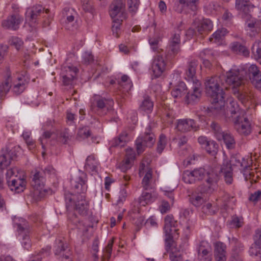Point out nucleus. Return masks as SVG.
<instances>
[{
    "label": "nucleus",
    "instance_id": "60",
    "mask_svg": "<svg viewBox=\"0 0 261 261\" xmlns=\"http://www.w3.org/2000/svg\"><path fill=\"white\" fill-rule=\"evenodd\" d=\"M69 138V135L68 130L65 129L61 132L57 137V141L60 143L66 144Z\"/></svg>",
    "mask_w": 261,
    "mask_h": 261
},
{
    "label": "nucleus",
    "instance_id": "61",
    "mask_svg": "<svg viewBox=\"0 0 261 261\" xmlns=\"http://www.w3.org/2000/svg\"><path fill=\"white\" fill-rule=\"evenodd\" d=\"M127 4L129 11L135 13L138 9L139 5V0H128Z\"/></svg>",
    "mask_w": 261,
    "mask_h": 261
},
{
    "label": "nucleus",
    "instance_id": "35",
    "mask_svg": "<svg viewBox=\"0 0 261 261\" xmlns=\"http://www.w3.org/2000/svg\"><path fill=\"white\" fill-rule=\"evenodd\" d=\"M140 137L143 139L144 143H146V145H147L148 147H152L155 141V135L152 132L150 125L146 128L144 136Z\"/></svg>",
    "mask_w": 261,
    "mask_h": 261
},
{
    "label": "nucleus",
    "instance_id": "24",
    "mask_svg": "<svg viewBox=\"0 0 261 261\" xmlns=\"http://www.w3.org/2000/svg\"><path fill=\"white\" fill-rule=\"evenodd\" d=\"M236 8L242 12V17L244 19L250 18L251 15L249 13L254 8V6L248 0H236Z\"/></svg>",
    "mask_w": 261,
    "mask_h": 261
},
{
    "label": "nucleus",
    "instance_id": "30",
    "mask_svg": "<svg viewBox=\"0 0 261 261\" xmlns=\"http://www.w3.org/2000/svg\"><path fill=\"white\" fill-rule=\"evenodd\" d=\"M43 8L40 5H36L27 9L25 12L27 20L35 23L38 16L43 11Z\"/></svg>",
    "mask_w": 261,
    "mask_h": 261
},
{
    "label": "nucleus",
    "instance_id": "31",
    "mask_svg": "<svg viewBox=\"0 0 261 261\" xmlns=\"http://www.w3.org/2000/svg\"><path fill=\"white\" fill-rule=\"evenodd\" d=\"M69 222L75 226V228H77L79 232L83 236H86L90 225H86L83 221H80L76 215H73L72 218H69Z\"/></svg>",
    "mask_w": 261,
    "mask_h": 261
},
{
    "label": "nucleus",
    "instance_id": "15",
    "mask_svg": "<svg viewBox=\"0 0 261 261\" xmlns=\"http://www.w3.org/2000/svg\"><path fill=\"white\" fill-rule=\"evenodd\" d=\"M180 35L178 33L174 34L170 40L166 58L171 60L177 55L180 51Z\"/></svg>",
    "mask_w": 261,
    "mask_h": 261
},
{
    "label": "nucleus",
    "instance_id": "27",
    "mask_svg": "<svg viewBox=\"0 0 261 261\" xmlns=\"http://www.w3.org/2000/svg\"><path fill=\"white\" fill-rule=\"evenodd\" d=\"M200 193H193L190 198V202L195 206L199 207L207 199V191L199 190Z\"/></svg>",
    "mask_w": 261,
    "mask_h": 261
},
{
    "label": "nucleus",
    "instance_id": "62",
    "mask_svg": "<svg viewBox=\"0 0 261 261\" xmlns=\"http://www.w3.org/2000/svg\"><path fill=\"white\" fill-rule=\"evenodd\" d=\"M171 208V205L166 200H162L161 203L159 206V210L162 214H165L168 212Z\"/></svg>",
    "mask_w": 261,
    "mask_h": 261
},
{
    "label": "nucleus",
    "instance_id": "17",
    "mask_svg": "<svg viewBox=\"0 0 261 261\" xmlns=\"http://www.w3.org/2000/svg\"><path fill=\"white\" fill-rule=\"evenodd\" d=\"M193 84V90L187 93L185 97V102L187 104H194L200 100L201 97V82L195 81Z\"/></svg>",
    "mask_w": 261,
    "mask_h": 261
},
{
    "label": "nucleus",
    "instance_id": "16",
    "mask_svg": "<svg viewBox=\"0 0 261 261\" xmlns=\"http://www.w3.org/2000/svg\"><path fill=\"white\" fill-rule=\"evenodd\" d=\"M135 159V150L131 148H126L124 159L119 164V168L122 172H126L133 166Z\"/></svg>",
    "mask_w": 261,
    "mask_h": 261
},
{
    "label": "nucleus",
    "instance_id": "8",
    "mask_svg": "<svg viewBox=\"0 0 261 261\" xmlns=\"http://www.w3.org/2000/svg\"><path fill=\"white\" fill-rule=\"evenodd\" d=\"M74 196L70 194L65 195V200L68 208L73 206L75 211L81 215L85 216L87 214L88 202L85 199L84 195L78 197V200L75 202L73 199Z\"/></svg>",
    "mask_w": 261,
    "mask_h": 261
},
{
    "label": "nucleus",
    "instance_id": "25",
    "mask_svg": "<svg viewBox=\"0 0 261 261\" xmlns=\"http://www.w3.org/2000/svg\"><path fill=\"white\" fill-rule=\"evenodd\" d=\"M197 65L198 61L195 59H191L188 63L185 79L187 81L192 82L193 84H195V81H199L195 76Z\"/></svg>",
    "mask_w": 261,
    "mask_h": 261
},
{
    "label": "nucleus",
    "instance_id": "47",
    "mask_svg": "<svg viewBox=\"0 0 261 261\" xmlns=\"http://www.w3.org/2000/svg\"><path fill=\"white\" fill-rule=\"evenodd\" d=\"M229 242L232 245V252H237L241 254L244 249L243 243L235 238H232L230 240Z\"/></svg>",
    "mask_w": 261,
    "mask_h": 261
},
{
    "label": "nucleus",
    "instance_id": "57",
    "mask_svg": "<svg viewBox=\"0 0 261 261\" xmlns=\"http://www.w3.org/2000/svg\"><path fill=\"white\" fill-rule=\"evenodd\" d=\"M249 253L251 256H258L261 257V246L253 243L250 247Z\"/></svg>",
    "mask_w": 261,
    "mask_h": 261
},
{
    "label": "nucleus",
    "instance_id": "20",
    "mask_svg": "<svg viewBox=\"0 0 261 261\" xmlns=\"http://www.w3.org/2000/svg\"><path fill=\"white\" fill-rule=\"evenodd\" d=\"M17 230L19 240L21 241L22 245L24 248L28 250L31 246L30 240V227L27 226H22L20 224H17Z\"/></svg>",
    "mask_w": 261,
    "mask_h": 261
},
{
    "label": "nucleus",
    "instance_id": "53",
    "mask_svg": "<svg viewBox=\"0 0 261 261\" xmlns=\"http://www.w3.org/2000/svg\"><path fill=\"white\" fill-rule=\"evenodd\" d=\"M135 145L137 153L139 155L143 153L145 151L146 147H148L146 145V143H144L143 139L140 137H138L136 140Z\"/></svg>",
    "mask_w": 261,
    "mask_h": 261
},
{
    "label": "nucleus",
    "instance_id": "42",
    "mask_svg": "<svg viewBox=\"0 0 261 261\" xmlns=\"http://www.w3.org/2000/svg\"><path fill=\"white\" fill-rule=\"evenodd\" d=\"M246 73L250 81L261 75V71L255 64L250 65L247 68Z\"/></svg>",
    "mask_w": 261,
    "mask_h": 261
},
{
    "label": "nucleus",
    "instance_id": "9",
    "mask_svg": "<svg viewBox=\"0 0 261 261\" xmlns=\"http://www.w3.org/2000/svg\"><path fill=\"white\" fill-rule=\"evenodd\" d=\"M177 221H175L172 215H169L165 218V224L164 227V233L166 235L165 241L170 245L173 238L178 237V229L175 228Z\"/></svg>",
    "mask_w": 261,
    "mask_h": 261
},
{
    "label": "nucleus",
    "instance_id": "45",
    "mask_svg": "<svg viewBox=\"0 0 261 261\" xmlns=\"http://www.w3.org/2000/svg\"><path fill=\"white\" fill-rule=\"evenodd\" d=\"M98 165V163L96 160L95 157L92 155H89L86 159V164L85 165V168L87 170L92 171H96Z\"/></svg>",
    "mask_w": 261,
    "mask_h": 261
},
{
    "label": "nucleus",
    "instance_id": "56",
    "mask_svg": "<svg viewBox=\"0 0 261 261\" xmlns=\"http://www.w3.org/2000/svg\"><path fill=\"white\" fill-rule=\"evenodd\" d=\"M217 208L210 203H207L202 207V212L206 215H214L217 211Z\"/></svg>",
    "mask_w": 261,
    "mask_h": 261
},
{
    "label": "nucleus",
    "instance_id": "39",
    "mask_svg": "<svg viewBox=\"0 0 261 261\" xmlns=\"http://www.w3.org/2000/svg\"><path fill=\"white\" fill-rule=\"evenodd\" d=\"M12 77L9 75L0 83V97L9 91L12 86Z\"/></svg>",
    "mask_w": 261,
    "mask_h": 261
},
{
    "label": "nucleus",
    "instance_id": "33",
    "mask_svg": "<svg viewBox=\"0 0 261 261\" xmlns=\"http://www.w3.org/2000/svg\"><path fill=\"white\" fill-rule=\"evenodd\" d=\"M172 242H171L170 245H168V243L166 242V250L169 252V258L171 261H181L183 256L179 250L176 248H170Z\"/></svg>",
    "mask_w": 261,
    "mask_h": 261
},
{
    "label": "nucleus",
    "instance_id": "55",
    "mask_svg": "<svg viewBox=\"0 0 261 261\" xmlns=\"http://www.w3.org/2000/svg\"><path fill=\"white\" fill-rule=\"evenodd\" d=\"M167 144V138L165 135L161 134L158 142L156 150L159 153H161Z\"/></svg>",
    "mask_w": 261,
    "mask_h": 261
},
{
    "label": "nucleus",
    "instance_id": "1",
    "mask_svg": "<svg viewBox=\"0 0 261 261\" xmlns=\"http://www.w3.org/2000/svg\"><path fill=\"white\" fill-rule=\"evenodd\" d=\"M250 160L242 158L233 156L231 158L230 163H224L221 168V172L224 177L226 183L231 184L233 181L232 166H240V170L243 173L246 181H249L250 184L256 182L259 175L256 172L255 169H252L250 166Z\"/></svg>",
    "mask_w": 261,
    "mask_h": 261
},
{
    "label": "nucleus",
    "instance_id": "19",
    "mask_svg": "<svg viewBox=\"0 0 261 261\" xmlns=\"http://www.w3.org/2000/svg\"><path fill=\"white\" fill-rule=\"evenodd\" d=\"M176 129L181 133H187L191 130H196V122L192 119H180L176 121Z\"/></svg>",
    "mask_w": 261,
    "mask_h": 261
},
{
    "label": "nucleus",
    "instance_id": "34",
    "mask_svg": "<svg viewBox=\"0 0 261 261\" xmlns=\"http://www.w3.org/2000/svg\"><path fill=\"white\" fill-rule=\"evenodd\" d=\"M187 88L183 82H179L171 92L172 96L176 99L181 98L187 92Z\"/></svg>",
    "mask_w": 261,
    "mask_h": 261
},
{
    "label": "nucleus",
    "instance_id": "64",
    "mask_svg": "<svg viewBox=\"0 0 261 261\" xmlns=\"http://www.w3.org/2000/svg\"><path fill=\"white\" fill-rule=\"evenodd\" d=\"M213 56V51L210 49H205L199 54V57L203 60L205 59H211Z\"/></svg>",
    "mask_w": 261,
    "mask_h": 261
},
{
    "label": "nucleus",
    "instance_id": "43",
    "mask_svg": "<svg viewBox=\"0 0 261 261\" xmlns=\"http://www.w3.org/2000/svg\"><path fill=\"white\" fill-rule=\"evenodd\" d=\"M223 140L228 149H233L236 146V141L233 136L229 133L226 132L223 135L220 141Z\"/></svg>",
    "mask_w": 261,
    "mask_h": 261
},
{
    "label": "nucleus",
    "instance_id": "37",
    "mask_svg": "<svg viewBox=\"0 0 261 261\" xmlns=\"http://www.w3.org/2000/svg\"><path fill=\"white\" fill-rule=\"evenodd\" d=\"M153 108V102L148 95L143 97V100L139 107V109L146 113H150Z\"/></svg>",
    "mask_w": 261,
    "mask_h": 261
},
{
    "label": "nucleus",
    "instance_id": "41",
    "mask_svg": "<svg viewBox=\"0 0 261 261\" xmlns=\"http://www.w3.org/2000/svg\"><path fill=\"white\" fill-rule=\"evenodd\" d=\"M252 53L256 61L261 64V41H256L252 46Z\"/></svg>",
    "mask_w": 261,
    "mask_h": 261
},
{
    "label": "nucleus",
    "instance_id": "32",
    "mask_svg": "<svg viewBox=\"0 0 261 261\" xmlns=\"http://www.w3.org/2000/svg\"><path fill=\"white\" fill-rule=\"evenodd\" d=\"M213 27L212 21L208 19H203L197 26V30L200 34H207L211 31Z\"/></svg>",
    "mask_w": 261,
    "mask_h": 261
},
{
    "label": "nucleus",
    "instance_id": "2",
    "mask_svg": "<svg viewBox=\"0 0 261 261\" xmlns=\"http://www.w3.org/2000/svg\"><path fill=\"white\" fill-rule=\"evenodd\" d=\"M205 86L206 93L211 98L212 109L222 111L225 103L223 89L228 88V87L224 85L222 77L215 76L206 79Z\"/></svg>",
    "mask_w": 261,
    "mask_h": 261
},
{
    "label": "nucleus",
    "instance_id": "26",
    "mask_svg": "<svg viewBox=\"0 0 261 261\" xmlns=\"http://www.w3.org/2000/svg\"><path fill=\"white\" fill-rule=\"evenodd\" d=\"M214 257L216 261L226 260V246L220 242L214 244Z\"/></svg>",
    "mask_w": 261,
    "mask_h": 261
},
{
    "label": "nucleus",
    "instance_id": "13",
    "mask_svg": "<svg viewBox=\"0 0 261 261\" xmlns=\"http://www.w3.org/2000/svg\"><path fill=\"white\" fill-rule=\"evenodd\" d=\"M79 72L77 68L73 65L64 66L62 67L61 76L65 85H72L76 79Z\"/></svg>",
    "mask_w": 261,
    "mask_h": 261
},
{
    "label": "nucleus",
    "instance_id": "50",
    "mask_svg": "<svg viewBox=\"0 0 261 261\" xmlns=\"http://www.w3.org/2000/svg\"><path fill=\"white\" fill-rule=\"evenodd\" d=\"M120 19H115L113 20V25L112 27V31L113 35L116 37L118 38L121 34L120 25L122 24V22Z\"/></svg>",
    "mask_w": 261,
    "mask_h": 261
},
{
    "label": "nucleus",
    "instance_id": "36",
    "mask_svg": "<svg viewBox=\"0 0 261 261\" xmlns=\"http://www.w3.org/2000/svg\"><path fill=\"white\" fill-rule=\"evenodd\" d=\"M128 141L127 134L122 132L118 137L114 138L110 142L111 147H123Z\"/></svg>",
    "mask_w": 261,
    "mask_h": 261
},
{
    "label": "nucleus",
    "instance_id": "22",
    "mask_svg": "<svg viewBox=\"0 0 261 261\" xmlns=\"http://www.w3.org/2000/svg\"><path fill=\"white\" fill-rule=\"evenodd\" d=\"M87 178L86 175L82 173L76 178L75 180H71L72 188L77 193H85L87 190Z\"/></svg>",
    "mask_w": 261,
    "mask_h": 261
},
{
    "label": "nucleus",
    "instance_id": "10",
    "mask_svg": "<svg viewBox=\"0 0 261 261\" xmlns=\"http://www.w3.org/2000/svg\"><path fill=\"white\" fill-rule=\"evenodd\" d=\"M45 178L43 173L36 171L33 175L31 186L34 189V195L41 198L47 192L44 188Z\"/></svg>",
    "mask_w": 261,
    "mask_h": 261
},
{
    "label": "nucleus",
    "instance_id": "12",
    "mask_svg": "<svg viewBox=\"0 0 261 261\" xmlns=\"http://www.w3.org/2000/svg\"><path fill=\"white\" fill-rule=\"evenodd\" d=\"M62 15L61 21L66 29L71 31L77 29V25L74 21L75 12L73 9L66 8L63 10Z\"/></svg>",
    "mask_w": 261,
    "mask_h": 261
},
{
    "label": "nucleus",
    "instance_id": "3",
    "mask_svg": "<svg viewBox=\"0 0 261 261\" xmlns=\"http://www.w3.org/2000/svg\"><path fill=\"white\" fill-rule=\"evenodd\" d=\"M229 106L227 110V115L229 114L227 121L232 120L237 132L244 135H249L252 131V125L246 116V112L240 109L237 102L231 98L228 99Z\"/></svg>",
    "mask_w": 261,
    "mask_h": 261
},
{
    "label": "nucleus",
    "instance_id": "51",
    "mask_svg": "<svg viewBox=\"0 0 261 261\" xmlns=\"http://www.w3.org/2000/svg\"><path fill=\"white\" fill-rule=\"evenodd\" d=\"M211 126L218 140H220L222 138L223 135L226 133L222 131L220 126L216 122H212Z\"/></svg>",
    "mask_w": 261,
    "mask_h": 261
},
{
    "label": "nucleus",
    "instance_id": "5",
    "mask_svg": "<svg viewBox=\"0 0 261 261\" xmlns=\"http://www.w3.org/2000/svg\"><path fill=\"white\" fill-rule=\"evenodd\" d=\"M6 176L7 184L11 191H14L17 193L24 191L26 181L22 171L14 167L7 170Z\"/></svg>",
    "mask_w": 261,
    "mask_h": 261
},
{
    "label": "nucleus",
    "instance_id": "28",
    "mask_svg": "<svg viewBox=\"0 0 261 261\" xmlns=\"http://www.w3.org/2000/svg\"><path fill=\"white\" fill-rule=\"evenodd\" d=\"M59 245L58 248L56 249L55 254L59 256V258L62 260L64 259L71 261L70 256L71 252L70 250L67 247L65 246L61 240L58 241Z\"/></svg>",
    "mask_w": 261,
    "mask_h": 261
},
{
    "label": "nucleus",
    "instance_id": "48",
    "mask_svg": "<svg viewBox=\"0 0 261 261\" xmlns=\"http://www.w3.org/2000/svg\"><path fill=\"white\" fill-rule=\"evenodd\" d=\"M119 84L124 89L123 91L126 92L130 90L133 87L132 81L127 75H123L121 76V81L119 82Z\"/></svg>",
    "mask_w": 261,
    "mask_h": 261
},
{
    "label": "nucleus",
    "instance_id": "49",
    "mask_svg": "<svg viewBox=\"0 0 261 261\" xmlns=\"http://www.w3.org/2000/svg\"><path fill=\"white\" fill-rule=\"evenodd\" d=\"M16 158L15 155L10 156V153L0 155V168L3 169L10 164L11 160Z\"/></svg>",
    "mask_w": 261,
    "mask_h": 261
},
{
    "label": "nucleus",
    "instance_id": "14",
    "mask_svg": "<svg viewBox=\"0 0 261 261\" xmlns=\"http://www.w3.org/2000/svg\"><path fill=\"white\" fill-rule=\"evenodd\" d=\"M110 15L113 20L116 19L123 21L126 18V13L125 12V5L121 0L114 1L111 5Z\"/></svg>",
    "mask_w": 261,
    "mask_h": 261
},
{
    "label": "nucleus",
    "instance_id": "21",
    "mask_svg": "<svg viewBox=\"0 0 261 261\" xmlns=\"http://www.w3.org/2000/svg\"><path fill=\"white\" fill-rule=\"evenodd\" d=\"M198 258L199 261H212L211 249L206 242H200L197 249Z\"/></svg>",
    "mask_w": 261,
    "mask_h": 261
},
{
    "label": "nucleus",
    "instance_id": "29",
    "mask_svg": "<svg viewBox=\"0 0 261 261\" xmlns=\"http://www.w3.org/2000/svg\"><path fill=\"white\" fill-rule=\"evenodd\" d=\"M21 19L18 15H12L7 18L6 20L2 22L3 27L16 30L18 29L19 24L20 23Z\"/></svg>",
    "mask_w": 261,
    "mask_h": 261
},
{
    "label": "nucleus",
    "instance_id": "54",
    "mask_svg": "<svg viewBox=\"0 0 261 261\" xmlns=\"http://www.w3.org/2000/svg\"><path fill=\"white\" fill-rule=\"evenodd\" d=\"M91 136V132L88 127L80 128L77 134V138L83 140Z\"/></svg>",
    "mask_w": 261,
    "mask_h": 261
},
{
    "label": "nucleus",
    "instance_id": "11",
    "mask_svg": "<svg viewBox=\"0 0 261 261\" xmlns=\"http://www.w3.org/2000/svg\"><path fill=\"white\" fill-rule=\"evenodd\" d=\"M222 81H225L224 85L232 86L233 88H236L244 83V79L240 74L238 70L231 69L226 72V77L222 76Z\"/></svg>",
    "mask_w": 261,
    "mask_h": 261
},
{
    "label": "nucleus",
    "instance_id": "58",
    "mask_svg": "<svg viewBox=\"0 0 261 261\" xmlns=\"http://www.w3.org/2000/svg\"><path fill=\"white\" fill-rule=\"evenodd\" d=\"M186 7H188L186 0H178L175 3L173 9L178 13H181Z\"/></svg>",
    "mask_w": 261,
    "mask_h": 261
},
{
    "label": "nucleus",
    "instance_id": "6",
    "mask_svg": "<svg viewBox=\"0 0 261 261\" xmlns=\"http://www.w3.org/2000/svg\"><path fill=\"white\" fill-rule=\"evenodd\" d=\"M139 174L140 176L144 175L141 182L143 190H156L155 179L152 175V170L148 162L145 161V159L141 163Z\"/></svg>",
    "mask_w": 261,
    "mask_h": 261
},
{
    "label": "nucleus",
    "instance_id": "46",
    "mask_svg": "<svg viewBox=\"0 0 261 261\" xmlns=\"http://www.w3.org/2000/svg\"><path fill=\"white\" fill-rule=\"evenodd\" d=\"M227 33V30L225 28L218 30L212 35V37L209 38V40L211 42L213 41L215 43H218L226 35Z\"/></svg>",
    "mask_w": 261,
    "mask_h": 261
},
{
    "label": "nucleus",
    "instance_id": "40",
    "mask_svg": "<svg viewBox=\"0 0 261 261\" xmlns=\"http://www.w3.org/2000/svg\"><path fill=\"white\" fill-rule=\"evenodd\" d=\"M231 50L236 54L247 57L249 55V51L247 48L238 42H234L231 44Z\"/></svg>",
    "mask_w": 261,
    "mask_h": 261
},
{
    "label": "nucleus",
    "instance_id": "4",
    "mask_svg": "<svg viewBox=\"0 0 261 261\" xmlns=\"http://www.w3.org/2000/svg\"><path fill=\"white\" fill-rule=\"evenodd\" d=\"M205 178L206 182L210 185L208 190L211 191V186H215L218 180V176L212 169L199 168L192 171H186L182 175L185 182L192 184Z\"/></svg>",
    "mask_w": 261,
    "mask_h": 261
},
{
    "label": "nucleus",
    "instance_id": "23",
    "mask_svg": "<svg viewBox=\"0 0 261 261\" xmlns=\"http://www.w3.org/2000/svg\"><path fill=\"white\" fill-rule=\"evenodd\" d=\"M166 64L163 57L156 56L152 62L151 69L154 77L160 76L165 70Z\"/></svg>",
    "mask_w": 261,
    "mask_h": 261
},
{
    "label": "nucleus",
    "instance_id": "38",
    "mask_svg": "<svg viewBox=\"0 0 261 261\" xmlns=\"http://www.w3.org/2000/svg\"><path fill=\"white\" fill-rule=\"evenodd\" d=\"M179 153L180 155L186 156V159L184 160V164L187 166L191 164L192 161H195L197 159V156L193 152L191 147L187 148L186 150L180 151Z\"/></svg>",
    "mask_w": 261,
    "mask_h": 261
},
{
    "label": "nucleus",
    "instance_id": "44",
    "mask_svg": "<svg viewBox=\"0 0 261 261\" xmlns=\"http://www.w3.org/2000/svg\"><path fill=\"white\" fill-rule=\"evenodd\" d=\"M18 80V82L14 83V86L12 88V91L16 95L21 93L25 88V84L23 78L19 77Z\"/></svg>",
    "mask_w": 261,
    "mask_h": 261
},
{
    "label": "nucleus",
    "instance_id": "52",
    "mask_svg": "<svg viewBox=\"0 0 261 261\" xmlns=\"http://www.w3.org/2000/svg\"><path fill=\"white\" fill-rule=\"evenodd\" d=\"M218 145L214 141L210 140V142L204 148L206 152L212 155H215L218 151Z\"/></svg>",
    "mask_w": 261,
    "mask_h": 261
},
{
    "label": "nucleus",
    "instance_id": "59",
    "mask_svg": "<svg viewBox=\"0 0 261 261\" xmlns=\"http://www.w3.org/2000/svg\"><path fill=\"white\" fill-rule=\"evenodd\" d=\"M10 44L12 46L15 47L17 50H19L22 46L23 42L20 38L13 37L10 40Z\"/></svg>",
    "mask_w": 261,
    "mask_h": 261
},
{
    "label": "nucleus",
    "instance_id": "18",
    "mask_svg": "<svg viewBox=\"0 0 261 261\" xmlns=\"http://www.w3.org/2000/svg\"><path fill=\"white\" fill-rule=\"evenodd\" d=\"M158 198V194L156 190H143L138 202L140 205L145 206L154 202Z\"/></svg>",
    "mask_w": 261,
    "mask_h": 261
},
{
    "label": "nucleus",
    "instance_id": "7",
    "mask_svg": "<svg viewBox=\"0 0 261 261\" xmlns=\"http://www.w3.org/2000/svg\"><path fill=\"white\" fill-rule=\"evenodd\" d=\"M91 101V111L100 116L106 115L109 107L113 104L112 100L107 99L98 95H94Z\"/></svg>",
    "mask_w": 261,
    "mask_h": 261
},
{
    "label": "nucleus",
    "instance_id": "63",
    "mask_svg": "<svg viewBox=\"0 0 261 261\" xmlns=\"http://www.w3.org/2000/svg\"><path fill=\"white\" fill-rule=\"evenodd\" d=\"M231 225L236 227H240L243 224V218L242 217H239L236 216H233L232 217Z\"/></svg>",
    "mask_w": 261,
    "mask_h": 261
}]
</instances>
